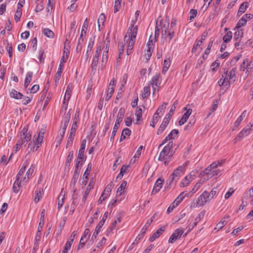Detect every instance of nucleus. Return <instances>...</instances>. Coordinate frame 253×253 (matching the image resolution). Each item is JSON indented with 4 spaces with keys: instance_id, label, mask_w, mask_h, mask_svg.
<instances>
[{
    "instance_id": "nucleus-1",
    "label": "nucleus",
    "mask_w": 253,
    "mask_h": 253,
    "mask_svg": "<svg viewBox=\"0 0 253 253\" xmlns=\"http://www.w3.org/2000/svg\"><path fill=\"white\" fill-rule=\"evenodd\" d=\"M184 170V167L182 166L178 167L176 169L174 170L172 173L169 176V182L168 188H171L173 185H174L176 184Z\"/></svg>"
},
{
    "instance_id": "nucleus-2",
    "label": "nucleus",
    "mask_w": 253,
    "mask_h": 253,
    "mask_svg": "<svg viewBox=\"0 0 253 253\" xmlns=\"http://www.w3.org/2000/svg\"><path fill=\"white\" fill-rule=\"evenodd\" d=\"M125 113V110L124 108H121L119 111L117 115V119L115 124V125L113 128L112 135L110 138L111 141H113L114 139L115 136L117 131V130L120 126V123L122 122L123 119L124 117Z\"/></svg>"
},
{
    "instance_id": "nucleus-3",
    "label": "nucleus",
    "mask_w": 253,
    "mask_h": 253,
    "mask_svg": "<svg viewBox=\"0 0 253 253\" xmlns=\"http://www.w3.org/2000/svg\"><path fill=\"white\" fill-rule=\"evenodd\" d=\"M173 144L172 141H170L166 146L164 147L163 150L160 152V155L158 158V160L160 161H164L168 158L170 150L171 149Z\"/></svg>"
},
{
    "instance_id": "nucleus-4",
    "label": "nucleus",
    "mask_w": 253,
    "mask_h": 253,
    "mask_svg": "<svg viewBox=\"0 0 253 253\" xmlns=\"http://www.w3.org/2000/svg\"><path fill=\"white\" fill-rule=\"evenodd\" d=\"M253 126V125H251V123H250L247 126L244 128L234 139V143H235L241 141L245 136H247L249 134L251 133V127Z\"/></svg>"
},
{
    "instance_id": "nucleus-5",
    "label": "nucleus",
    "mask_w": 253,
    "mask_h": 253,
    "mask_svg": "<svg viewBox=\"0 0 253 253\" xmlns=\"http://www.w3.org/2000/svg\"><path fill=\"white\" fill-rule=\"evenodd\" d=\"M137 30L138 28L137 26H135V27H129L126 34L124 37V41L127 42L130 37V39L135 41L136 36L137 33Z\"/></svg>"
},
{
    "instance_id": "nucleus-6",
    "label": "nucleus",
    "mask_w": 253,
    "mask_h": 253,
    "mask_svg": "<svg viewBox=\"0 0 253 253\" xmlns=\"http://www.w3.org/2000/svg\"><path fill=\"white\" fill-rule=\"evenodd\" d=\"M184 110L186 111V112L184 114L179 121V124L180 126L184 125L186 122L189 116L192 113V109L188 108L187 106L184 107Z\"/></svg>"
},
{
    "instance_id": "nucleus-7",
    "label": "nucleus",
    "mask_w": 253,
    "mask_h": 253,
    "mask_svg": "<svg viewBox=\"0 0 253 253\" xmlns=\"http://www.w3.org/2000/svg\"><path fill=\"white\" fill-rule=\"evenodd\" d=\"M236 71L237 68L235 67L232 68L228 73V77H226V79L227 80V83H229V84H230L231 83H234L236 81L237 79V77L236 76Z\"/></svg>"
},
{
    "instance_id": "nucleus-8",
    "label": "nucleus",
    "mask_w": 253,
    "mask_h": 253,
    "mask_svg": "<svg viewBox=\"0 0 253 253\" xmlns=\"http://www.w3.org/2000/svg\"><path fill=\"white\" fill-rule=\"evenodd\" d=\"M164 183V180L159 178L157 180L155 183L153 189L151 192L152 195H155L158 193L162 188L163 185Z\"/></svg>"
},
{
    "instance_id": "nucleus-9",
    "label": "nucleus",
    "mask_w": 253,
    "mask_h": 253,
    "mask_svg": "<svg viewBox=\"0 0 253 253\" xmlns=\"http://www.w3.org/2000/svg\"><path fill=\"white\" fill-rule=\"evenodd\" d=\"M70 110L65 115L63 120L61 122V130L66 131V128L68 126V123L70 120L71 114L70 113Z\"/></svg>"
},
{
    "instance_id": "nucleus-10",
    "label": "nucleus",
    "mask_w": 253,
    "mask_h": 253,
    "mask_svg": "<svg viewBox=\"0 0 253 253\" xmlns=\"http://www.w3.org/2000/svg\"><path fill=\"white\" fill-rule=\"evenodd\" d=\"M205 213V211H202L199 213L196 218L195 219V222H194L191 225H190L187 227L188 232H190L193 227L197 225V223L200 221L201 219L204 217Z\"/></svg>"
},
{
    "instance_id": "nucleus-11",
    "label": "nucleus",
    "mask_w": 253,
    "mask_h": 253,
    "mask_svg": "<svg viewBox=\"0 0 253 253\" xmlns=\"http://www.w3.org/2000/svg\"><path fill=\"white\" fill-rule=\"evenodd\" d=\"M77 130V127L74 126V125L72 126L70 133L68 138V140L66 143V147L67 148L69 146H71L73 143V140L74 139L75 132Z\"/></svg>"
},
{
    "instance_id": "nucleus-12",
    "label": "nucleus",
    "mask_w": 253,
    "mask_h": 253,
    "mask_svg": "<svg viewBox=\"0 0 253 253\" xmlns=\"http://www.w3.org/2000/svg\"><path fill=\"white\" fill-rule=\"evenodd\" d=\"M20 136L21 137H24V139L27 140H30L31 139L32 135L30 132H28V126H26L24 127L20 132Z\"/></svg>"
},
{
    "instance_id": "nucleus-13",
    "label": "nucleus",
    "mask_w": 253,
    "mask_h": 253,
    "mask_svg": "<svg viewBox=\"0 0 253 253\" xmlns=\"http://www.w3.org/2000/svg\"><path fill=\"white\" fill-rule=\"evenodd\" d=\"M165 230V227H163L158 229L149 239L151 242H153L156 239L158 238Z\"/></svg>"
},
{
    "instance_id": "nucleus-14",
    "label": "nucleus",
    "mask_w": 253,
    "mask_h": 253,
    "mask_svg": "<svg viewBox=\"0 0 253 253\" xmlns=\"http://www.w3.org/2000/svg\"><path fill=\"white\" fill-rule=\"evenodd\" d=\"M29 141L24 139V137L22 138L20 136V138L18 140L15 145V152H16L19 150L23 146H25L27 143Z\"/></svg>"
},
{
    "instance_id": "nucleus-15",
    "label": "nucleus",
    "mask_w": 253,
    "mask_h": 253,
    "mask_svg": "<svg viewBox=\"0 0 253 253\" xmlns=\"http://www.w3.org/2000/svg\"><path fill=\"white\" fill-rule=\"evenodd\" d=\"M93 188V182L92 179H91L88 185H87V187L86 189V190L85 191V192L84 193V195L83 196L82 201L84 203L87 199V196L89 194V193L90 192L91 189H92Z\"/></svg>"
},
{
    "instance_id": "nucleus-16",
    "label": "nucleus",
    "mask_w": 253,
    "mask_h": 253,
    "mask_svg": "<svg viewBox=\"0 0 253 253\" xmlns=\"http://www.w3.org/2000/svg\"><path fill=\"white\" fill-rule=\"evenodd\" d=\"M87 27H88L87 19L86 18L84 21V24H83L81 33L80 34V37L79 39V42H83L84 41V38H83L84 34V35H85L86 30L87 29Z\"/></svg>"
},
{
    "instance_id": "nucleus-17",
    "label": "nucleus",
    "mask_w": 253,
    "mask_h": 253,
    "mask_svg": "<svg viewBox=\"0 0 253 253\" xmlns=\"http://www.w3.org/2000/svg\"><path fill=\"white\" fill-rule=\"evenodd\" d=\"M108 51L109 46L107 45L105 48L101 59V65L103 66H105L107 62L108 58Z\"/></svg>"
},
{
    "instance_id": "nucleus-18",
    "label": "nucleus",
    "mask_w": 253,
    "mask_h": 253,
    "mask_svg": "<svg viewBox=\"0 0 253 253\" xmlns=\"http://www.w3.org/2000/svg\"><path fill=\"white\" fill-rule=\"evenodd\" d=\"M63 68L64 65L60 64L58 67V71L54 77L56 84L58 83V82L60 79L61 74L63 72Z\"/></svg>"
},
{
    "instance_id": "nucleus-19",
    "label": "nucleus",
    "mask_w": 253,
    "mask_h": 253,
    "mask_svg": "<svg viewBox=\"0 0 253 253\" xmlns=\"http://www.w3.org/2000/svg\"><path fill=\"white\" fill-rule=\"evenodd\" d=\"M237 30L234 33V39L235 41H241L243 37L242 29H237Z\"/></svg>"
},
{
    "instance_id": "nucleus-20",
    "label": "nucleus",
    "mask_w": 253,
    "mask_h": 253,
    "mask_svg": "<svg viewBox=\"0 0 253 253\" xmlns=\"http://www.w3.org/2000/svg\"><path fill=\"white\" fill-rule=\"evenodd\" d=\"M77 235V231H74L72 232L71 234L70 237H69V239L68 241L67 242L66 244H65V248L67 249H71L72 244L74 240L75 237Z\"/></svg>"
},
{
    "instance_id": "nucleus-21",
    "label": "nucleus",
    "mask_w": 253,
    "mask_h": 253,
    "mask_svg": "<svg viewBox=\"0 0 253 253\" xmlns=\"http://www.w3.org/2000/svg\"><path fill=\"white\" fill-rule=\"evenodd\" d=\"M28 165V163L27 161H25L24 164H23L21 169H20L19 172L18 173L17 176H16V181H19L20 179V177L21 175H22L24 173V172L25 171L26 168Z\"/></svg>"
},
{
    "instance_id": "nucleus-22",
    "label": "nucleus",
    "mask_w": 253,
    "mask_h": 253,
    "mask_svg": "<svg viewBox=\"0 0 253 253\" xmlns=\"http://www.w3.org/2000/svg\"><path fill=\"white\" fill-rule=\"evenodd\" d=\"M65 133V131L60 129L59 131L58 134L56 138V147L59 145L64 137V134Z\"/></svg>"
},
{
    "instance_id": "nucleus-23",
    "label": "nucleus",
    "mask_w": 253,
    "mask_h": 253,
    "mask_svg": "<svg viewBox=\"0 0 253 253\" xmlns=\"http://www.w3.org/2000/svg\"><path fill=\"white\" fill-rule=\"evenodd\" d=\"M33 75V73L32 72L29 71L27 73L24 83L25 88H27L30 84Z\"/></svg>"
},
{
    "instance_id": "nucleus-24",
    "label": "nucleus",
    "mask_w": 253,
    "mask_h": 253,
    "mask_svg": "<svg viewBox=\"0 0 253 253\" xmlns=\"http://www.w3.org/2000/svg\"><path fill=\"white\" fill-rule=\"evenodd\" d=\"M169 27V23L165 24L162 26V39L166 40L167 38V34H168V29Z\"/></svg>"
},
{
    "instance_id": "nucleus-25",
    "label": "nucleus",
    "mask_w": 253,
    "mask_h": 253,
    "mask_svg": "<svg viewBox=\"0 0 253 253\" xmlns=\"http://www.w3.org/2000/svg\"><path fill=\"white\" fill-rule=\"evenodd\" d=\"M108 214V211H106L104 213V215H103V216L102 217V218L100 221V222H99L98 224L97 225V226L96 227V228H97L98 230H100L101 231V228H102V226H103L106 219L107 218Z\"/></svg>"
},
{
    "instance_id": "nucleus-26",
    "label": "nucleus",
    "mask_w": 253,
    "mask_h": 253,
    "mask_svg": "<svg viewBox=\"0 0 253 253\" xmlns=\"http://www.w3.org/2000/svg\"><path fill=\"white\" fill-rule=\"evenodd\" d=\"M10 95L11 97H13L16 99H21L23 96V94L17 91V90L14 89L11 90V91L10 93Z\"/></svg>"
},
{
    "instance_id": "nucleus-27",
    "label": "nucleus",
    "mask_w": 253,
    "mask_h": 253,
    "mask_svg": "<svg viewBox=\"0 0 253 253\" xmlns=\"http://www.w3.org/2000/svg\"><path fill=\"white\" fill-rule=\"evenodd\" d=\"M159 77L160 75L157 74L154 76L150 82V84H155V86H159L161 84V81H159Z\"/></svg>"
},
{
    "instance_id": "nucleus-28",
    "label": "nucleus",
    "mask_w": 253,
    "mask_h": 253,
    "mask_svg": "<svg viewBox=\"0 0 253 253\" xmlns=\"http://www.w3.org/2000/svg\"><path fill=\"white\" fill-rule=\"evenodd\" d=\"M131 130L128 128H124L122 132L120 138V142H122L126 138V135L129 136L131 134Z\"/></svg>"
},
{
    "instance_id": "nucleus-29",
    "label": "nucleus",
    "mask_w": 253,
    "mask_h": 253,
    "mask_svg": "<svg viewBox=\"0 0 253 253\" xmlns=\"http://www.w3.org/2000/svg\"><path fill=\"white\" fill-rule=\"evenodd\" d=\"M247 111L245 110L242 114L241 115V116L237 119V120L235 121L234 123V127H238L241 122L242 121V120L244 119V118L245 117L246 115Z\"/></svg>"
},
{
    "instance_id": "nucleus-30",
    "label": "nucleus",
    "mask_w": 253,
    "mask_h": 253,
    "mask_svg": "<svg viewBox=\"0 0 253 253\" xmlns=\"http://www.w3.org/2000/svg\"><path fill=\"white\" fill-rule=\"evenodd\" d=\"M148 228V225H145L144 227L141 229L140 234L137 236L135 241H139L144 236L146 231Z\"/></svg>"
},
{
    "instance_id": "nucleus-31",
    "label": "nucleus",
    "mask_w": 253,
    "mask_h": 253,
    "mask_svg": "<svg viewBox=\"0 0 253 253\" xmlns=\"http://www.w3.org/2000/svg\"><path fill=\"white\" fill-rule=\"evenodd\" d=\"M114 186V184L112 182H110L106 187L105 189L104 190V192L102 194L105 195V196H108L113 189Z\"/></svg>"
},
{
    "instance_id": "nucleus-32",
    "label": "nucleus",
    "mask_w": 253,
    "mask_h": 253,
    "mask_svg": "<svg viewBox=\"0 0 253 253\" xmlns=\"http://www.w3.org/2000/svg\"><path fill=\"white\" fill-rule=\"evenodd\" d=\"M248 6L249 3L248 2H244L242 3L239 8L238 15H241L244 13Z\"/></svg>"
},
{
    "instance_id": "nucleus-33",
    "label": "nucleus",
    "mask_w": 253,
    "mask_h": 253,
    "mask_svg": "<svg viewBox=\"0 0 253 253\" xmlns=\"http://www.w3.org/2000/svg\"><path fill=\"white\" fill-rule=\"evenodd\" d=\"M203 198L204 201H206V203L210 201L212 197L211 196V194H210L207 191H205L202 195H201V199Z\"/></svg>"
},
{
    "instance_id": "nucleus-34",
    "label": "nucleus",
    "mask_w": 253,
    "mask_h": 253,
    "mask_svg": "<svg viewBox=\"0 0 253 253\" xmlns=\"http://www.w3.org/2000/svg\"><path fill=\"white\" fill-rule=\"evenodd\" d=\"M74 156V151L73 150L70 151L69 154L67 156L66 162H65V167H69L70 166L71 162L73 159Z\"/></svg>"
},
{
    "instance_id": "nucleus-35",
    "label": "nucleus",
    "mask_w": 253,
    "mask_h": 253,
    "mask_svg": "<svg viewBox=\"0 0 253 253\" xmlns=\"http://www.w3.org/2000/svg\"><path fill=\"white\" fill-rule=\"evenodd\" d=\"M129 42L128 43V45L127 46V49L126 51V53L128 55L131 53V51L133 48L134 44L135 43V40L129 39Z\"/></svg>"
},
{
    "instance_id": "nucleus-36",
    "label": "nucleus",
    "mask_w": 253,
    "mask_h": 253,
    "mask_svg": "<svg viewBox=\"0 0 253 253\" xmlns=\"http://www.w3.org/2000/svg\"><path fill=\"white\" fill-rule=\"evenodd\" d=\"M194 201V206L196 207L204 206L206 204V201H204L203 198L201 199V195L198 198V199H195Z\"/></svg>"
},
{
    "instance_id": "nucleus-37",
    "label": "nucleus",
    "mask_w": 253,
    "mask_h": 253,
    "mask_svg": "<svg viewBox=\"0 0 253 253\" xmlns=\"http://www.w3.org/2000/svg\"><path fill=\"white\" fill-rule=\"evenodd\" d=\"M126 185L127 182L126 181H124L120 187L118 188L117 194H119V195H121L124 192Z\"/></svg>"
},
{
    "instance_id": "nucleus-38",
    "label": "nucleus",
    "mask_w": 253,
    "mask_h": 253,
    "mask_svg": "<svg viewBox=\"0 0 253 253\" xmlns=\"http://www.w3.org/2000/svg\"><path fill=\"white\" fill-rule=\"evenodd\" d=\"M93 45H94V42H92L91 43H90V42H89L88 46H87V50H86V51L85 54V61L87 60V59L89 57V53L91 52V51L92 49V47L93 46Z\"/></svg>"
},
{
    "instance_id": "nucleus-39",
    "label": "nucleus",
    "mask_w": 253,
    "mask_h": 253,
    "mask_svg": "<svg viewBox=\"0 0 253 253\" xmlns=\"http://www.w3.org/2000/svg\"><path fill=\"white\" fill-rule=\"evenodd\" d=\"M42 190V188H37L35 191L36 196L34 199V202L37 203H38L40 199L41 195V191Z\"/></svg>"
},
{
    "instance_id": "nucleus-40",
    "label": "nucleus",
    "mask_w": 253,
    "mask_h": 253,
    "mask_svg": "<svg viewBox=\"0 0 253 253\" xmlns=\"http://www.w3.org/2000/svg\"><path fill=\"white\" fill-rule=\"evenodd\" d=\"M170 65V61L168 59H165L163 63V68L162 70V73L165 74L166 72L168 70L169 66Z\"/></svg>"
},
{
    "instance_id": "nucleus-41",
    "label": "nucleus",
    "mask_w": 253,
    "mask_h": 253,
    "mask_svg": "<svg viewBox=\"0 0 253 253\" xmlns=\"http://www.w3.org/2000/svg\"><path fill=\"white\" fill-rule=\"evenodd\" d=\"M191 182V179H190L187 176H186L181 181L180 186L181 187L187 186Z\"/></svg>"
},
{
    "instance_id": "nucleus-42",
    "label": "nucleus",
    "mask_w": 253,
    "mask_h": 253,
    "mask_svg": "<svg viewBox=\"0 0 253 253\" xmlns=\"http://www.w3.org/2000/svg\"><path fill=\"white\" fill-rule=\"evenodd\" d=\"M227 222L228 221L225 219H222L216 224L215 229H217L218 230L221 229L227 223Z\"/></svg>"
},
{
    "instance_id": "nucleus-43",
    "label": "nucleus",
    "mask_w": 253,
    "mask_h": 253,
    "mask_svg": "<svg viewBox=\"0 0 253 253\" xmlns=\"http://www.w3.org/2000/svg\"><path fill=\"white\" fill-rule=\"evenodd\" d=\"M178 105V101L176 100L174 102L172 107H171L169 112L167 114V116L168 117H171V116L174 113V112L175 110V109L176 108V106Z\"/></svg>"
},
{
    "instance_id": "nucleus-44",
    "label": "nucleus",
    "mask_w": 253,
    "mask_h": 253,
    "mask_svg": "<svg viewBox=\"0 0 253 253\" xmlns=\"http://www.w3.org/2000/svg\"><path fill=\"white\" fill-rule=\"evenodd\" d=\"M247 22L246 19L242 17L238 22L235 30H236V29H239L240 27L245 25Z\"/></svg>"
},
{
    "instance_id": "nucleus-45",
    "label": "nucleus",
    "mask_w": 253,
    "mask_h": 253,
    "mask_svg": "<svg viewBox=\"0 0 253 253\" xmlns=\"http://www.w3.org/2000/svg\"><path fill=\"white\" fill-rule=\"evenodd\" d=\"M232 38V33L231 31L228 32L223 37V40L224 42L227 43L230 41Z\"/></svg>"
},
{
    "instance_id": "nucleus-46",
    "label": "nucleus",
    "mask_w": 253,
    "mask_h": 253,
    "mask_svg": "<svg viewBox=\"0 0 253 253\" xmlns=\"http://www.w3.org/2000/svg\"><path fill=\"white\" fill-rule=\"evenodd\" d=\"M43 138L41 137H36V135L34 136L33 137V143L35 145H38L39 146H41L42 143Z\"/></svg>"
},
{
    "instance_id": "nucleus-47",
    "label": "nucleus",
    "mask_w": 253,
    "mask_h": 253,
    "mask_svg": "<svg viewBox=\"0 0 253 253\" xmlns=\"http://www.w3.org/2000/svg\"><path fill=\"white\" fill-rule=\"evenodd\" d=\"M105 20H106V16H105V14L104 13H101L99 15V18L98 19V29H99V31L100 30V27L101 23L103 24L104 22L105 21Z\"/></svg>"
},
{
    "instance_id": "nucleus-48",
    "label": "nucleus",
    "mask_w": 253,
    "mask_h": 253,
    "mask_svg": "<svg viewBox=\"0 0 253 253\" xmlns=\"http://www.w3.org/2000/svg\"><path fill=\"white\" fill-rule=\"evenodd\" d=\"M117 223V221H114L112 223L111 226L107 229V230H106V235L107 236H109L110 235V234L111 233L112 231L114 229Z\"/></svg>"
},
{
    "instance_id": "nucleus-49",
    "label": "nucleus",
    "mask_w": 253,
    "mask_h": 253,
    "mask_svg": "<svg viewBox=\"0 0 253 253\" xmlns=\"http://www.w3.org/2000/svg\"><path fill=\"white\" fill-rule=\"evenodd\" d=\"M22 14V9L19 6H18L17 11L14 15V19L16 22H18L20 20V17Z\"/></svg>"
},
{
    "instance_id": "nucleus-50",
    "label": "nucleus",
    "mask_w": 253,
    "mask_h": 253,
    "mask_svg": "<svg viewBox=\"0 0 253 253\" xmlns=\"http://www.w3.org/2000/svg\"><path fill=\"white\" fill-rule=\"evenodd\" d=\"M183 232L184 230L183 229H177L175 230L172 235L174 237L177 238V239H178L181 237Z\"/></svg>"
},
{
    "instance_id": "nucleus-51",
    "label": "nucleus",
    "mask_w": 253,
    "mask_h": 253,
    "mask_svg": "<svg viewBox=\"0 0 253 253\" xmlns=\"http://www.w3.org/2000/svg\"><path fill=\"white\" fill-rule=\"evenodd\" d=\"M150 87L149 86L144 87L142 94V98L143 99L146 98L147 96L150 95Z\"/></svg>"
},
{
    "instance_id": "nucleus-52",
    "label": "nucleus",
    "mask_w": 253,
    "mask_h": 253,
    "mask_svg": "<svg viewBox=\"0 0 253 253\" xmlns=\"http://www.w3.org/2000/svg\"><path fill=\"white\" fill-rule=\"evenodd\" d=\"M151 38L152 35L150 36L149 40L147 43V46L148 47L147 52H150V50H153L154 47L153 40L151 39Z\"/></svg>"
},
{
    "instance_id": "nucleus-53",
    "label": "nucleus",
    "mask_w": 253,
    "mask_h": 253,
    "mask_svg": "<svg viewBox=\"0 0 253 253\" xmlns=\"http://www.w3.org/2000/svg\"><path fill=\"white\" fill-rule=\"evenodd\" d=\"M213 170L214 169H212V167H211V165H210L208 168L205 169L202 172L207 175L208 179L209 178V175H211V173L212 172Z\"/></svg>"
},
{
    "instance_id": "nucleus-54",
    "label": "nucleus",
    "mask_w": 253,
    "mask_h": 253,
    "mask_svg": "<svg viewBox=\"0 0 253 253\" xmlns=\"http://www.w3.org/2000/svg\"><path fill=\"white\" fill-rule=\"evenodd\" d=\"M98 59L99 58L96 57H93L92 63L91 64V68L92 70H96L97 66L98 64Z\"/></svg>"
},
{
    "instance_id": "nucleus-55",
    "label": "nucleus",
    "mask_w": 253,
    "mask_h": 253,
    "mask_svg": "<svg viewBox=\"0 0 253 253\" xmlns=\"http://www.w3.org/2000/svg\"><path fill=\"white\" fill-rule=\"evenodd\" d=\"M43 33L46 37L48 38H52L54 36L53 32L48 28L44 29Z\"/></svg>"
},
{
    "instance_id": "nucleus-56",
    "label": "nucleus",
    "mask_w": 253,
    "mask_h": 253,
    "mask_svg": "<svg viewBox=\"0 0 253 253\" xmlns=\"http://www.w3.org/2000/svg\"><path fill=\"white\" fill-rule=\"evenodd\" d=\"M91 164L89 163L87 167V168L84 173V178L87 179H88V176L89 175L91 169Z\"/></svg>"
},
{
    "instance_id": "nucleus-57",
    "label": "nucleus",
    "mask_w": 253,
    "mask_h": 253,
    "mask_svg": "<svg viewBox=\"0 0 253 253\" xmlns=\"http://www.w3.org/2000/svg\"><path fill=\"white\" fill-rule=\"evenodd\" d=\"M174 35V30L173 29L170 28L169 29H168V37L169 39V42H170L171 40L173 39Z\"/></svg>"
},
{
    "instance_id": "nucleus-58",
    "label": "nucleus",
    "mask_w": 253,
    "mask_h": 253,
    "mask_svg": "<svg viewBox=\"0 0 253 253\" xmlns=\"http://www.w3.org/2000/svg\"><path fill=\"white\" fill-rule=\"evenodd\" d=\"M197 14V10L194 9H191L190 11L189 20L192 21L196 17Z\"/></svg>"
},
{
    "instance_id": "nucleus-59",
    "label": "nucleus",
    "mask_w": 253,
    "mask_h": 253,
    "mask_svg": "<svg viewBox=\"0 0 253 253\" xmlns=\"http://www.w3.org/2000/svg\"><path fill=\"white\" fill-rule=\"evenodd\" d=\"M114 91V88L113 87H111V88L109 87L108 91H107V94L106 95L105 100L108 101L111 97L112 94L113 93Z\"/></svg>"
},
{
    "instance_id": "nucleus-60",
    "label": "nucleus",
    "mask_w": 253,
    "mask_h": 253,
    "mask_svg": "<svg viewBox=\"0 0 253 253\" xmlns=\"http://www.w3.org/2000/svg\"><path fill=\"white\" fill-rule=\"evenodd\" d=\"M244 196L246 199H249L253 196V186L249 191L245 192Z\"/></svg>"
},
{
    "instance_id": "nucleus-61",
    "label": "nucleus",
    "mask_w": 253,
    "mask_h": 253,
    "mask_svg": "<svg viewBox=\"0 0 253 253\" xmlns=\"http://www.w3.org/2000/svg\"><path fill=\"white\" fill-rule=\"evenodd\" d=\"M178 133V130L177 129H174L171 130L170 133L167 136H169V138L170 140L173 139L175 138V137H176Z\"/></svg>"
},
{
    "instance_id": "nucleus-62",
    "label": "nucleus",
    "mask_w": 253,
    "mask_h": 253,
    "mask_svg": "<svg viewBox=\"0 0 253 253\" xmlns=\"http://www.w3.org/2000/svg\"><path fill=\"white\" fill-rule=\"evenodd\" d=\"M18 181H15L13 184L12 190L14 193H18L20 189V183L18 182Z\"/></svg>"
},
{
    "instance_id": "nucleus-63",
    "label": "nucleus",
    "mask_w": 253,
    "mask_h": 253,
    "mask_svg": "<svg viewBox=\"0 0 253 253\" xmlns=\"http://www.w3.org/2000/svg\"><path fill=\"white\" fill-rule=\"evenodd\" d=\"M218 84L219 86L221 85H227L229 84V83H227V80L226 79V77H224L223 75H222V78H221L218 82Z\"/></svg>"
},
{
    "instance_id": "nucleus-64",
    "label": "nucleus",
    "mask_w": 253,
    "mask_h": 253,
    "mask_svg": "<svg viewBox=\"0 0 253 253\" xmlns=\"http://www.w3.org/2000/svg\"><path fill=\"white\" fill-rule=\"evenodd\" d=\"M158 121V113H155L153 117L152 121L150 124V126H152L153 127H154L157 124Z\"/></svg>"
}]
</instances>
